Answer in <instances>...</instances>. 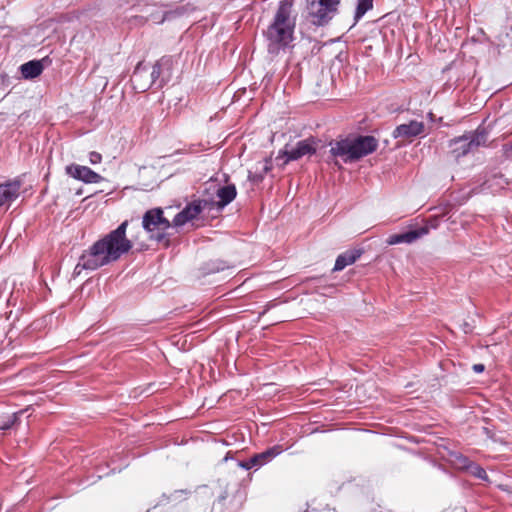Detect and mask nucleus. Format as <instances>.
Returning a JSON list of instances; mask_svg holds the SVG:
<instances>
[{
    "label": "nucleus",
    "instance_id": "nucleus-1",
    "mask_svg": "<svg viewBox=\"0 0 512 512\" xmlns=\"http://www.w3.org/2000/svg\"><path fill=\"white\" fill-rule=\"evenodd\" d=\"M128 220L123 221L116 229L96 241L88 250L84 251L75 267L85 270H97L110 263L116 262L122 255L128 253L133 243L126 236Z\"/></svg>",
    "mask_w": 512,
    "mask_h": 512
},
{
    "label": "nucleus",
    "instance_id": "nucleus-2",
    "mask_svg": "<svg viewBox=\"0 0 512 512\" xmlns=\"http://www.w3.org/2000/svg\"><path fill=\"white\" fill-rule=\"evenodd\" d=\"M292 7L290 0L280 1L272 22L263 31L267 50L271 55L285 51L294 39L295 18L291 16Z\"/></svg>",
    "mask_w": 512,
    "mask_h": 512
},
{
    "label": "nucleus",
    "instance_id": "nucleus-3",
    "mask_svg": "<svg viewBox=\"0 0 512 512\" xmlns=\"http://www.w3.org/2000/svg\"><path fill=\"white\" fill-rule=\"evenodd\" d=\"M377 147L378 140L371 135H359L354 138L332 141L329 150L332 159L329 162L341 168L337 160L338 157L345 163L354 162L373 153Z\"/></svg>",
    "mask_w": 512,
    "mask_h": 512
},
{
    "label": "nucleus",
    "instance_id": "nucleus-4",
    "mask_svg": "<svg viewBox=\"0 0 512 512\" xmlns=\"http://www.w3.org/2000/svg\"><path fill=\"white\" fill-rule=\"evenodd\" d=\"M173 65L174 59L172 56H163L152 66L149 79L142 82V76L147 75L148 67L143 62H139L131 77L134 88L141 92H145L152 86L162 88L172 77Z\"/></svg>",
    "mask_w": 512,
    "mask_h": 512
},
{
    "label": "nucleus",
    "instance_id": "nucleus-5",
    "mask_svg": "<svg viewBox=\"0 0 512 512\" xmlns=\"http://www.w3.org/2000/svg\"><path fill=\"white\" fill-rule=\"evenodd\" d=\"M487 138L488 134L485 129L478 128L473 132L451 139L449 141L450 152L458 160L479 146L485 145Z\"/></svg>",
    "mask_w": 512,
    "mask_h": 512
},
{
    "label": "nucleus",
    "instance_id": "nucleus-6",
    "mask_svg": "<svg viewBox=\"0 0 512 512\" xmlns=\"http://www.w3.org/2000/svg\"><path fill=\"white\" fill-rule=\"evenodd\" d=\"M171 222L164 217L161 208H153L143 215L142 226L149 234L150 239L158 243L166 239V231L171 227Z\"/></svg>",
    "mask_w": 512,
    "mask_h": 512
},
{
    "label": "nucleus",
    "instance_id": "nucleus-7",
    "mask_svg": "<svg viewBox=\"0 0 512 512\" xmlns=\"http://www.w3.org/2000/svg\"><path fill=\"white\" fill-rule=\"evenodd\" d=\"M340 0H307L308 19L313 25L327 24L337 11Z\"/></svg>",
    "mask_w": 512,
    "mask_h": 512
},
{
    "label": "nucleus",
    "instance_id": "nucleus-8",
    "mask_svg": "<svg viewBox=\"0 0 512 512\" xmlns=\"http://www.w3.org/2000/svg\"><path fill=\"white\" fill-rule=\"evenodd\" d=\"M316 143L313 138H307L298 141L295 145L286 144L279 151L276 160H283L282 165H286L291 161H297L304 156H311L316 153Z\"/></svg>",
    "mask_w": 512,
    "mask_h": 512
},
{
    "label": "nucleus",
    "instance_id": "nucleus-9",
    "mask_svg": "<svg viewBox=\"0 0 512 512\" xmlns=\"http://www.w3.org/2000/svg\"><path fill=\"white\" fill-rule=\"evenodd\" d=\"M282 452V448L280 445H275L271 448H268L267 450L257 453L253 455L250 459L246 461H239L238 465L245 469L250 470L252 468H259L268 462H270L272 459H274L276 456H278Z\"/></svg>",
    "mask_w": 512,
    "mask_h": 512
},
{
    "label": "nucleus",
    "instance_id": "nucleus-10",
    "mask_svg": "<svg viewBox=\"0 0 512 512\" xmlns=\"http://www.w3.org/2000/svg\"><path fill=\"white\" fill-rule=\"evenodd\" d=\"M66 174L86 184L99 183L104 178L87 166L70 164L65 168Z\"/></svg>",
    "mask_w": 512,
    "mask_h": 512
},
{
    "label": "nucleus",
    "instance_id": "nucleus-11",
    "mask_svg": "<svg viewBox=\"0 0 512 512\" xmlns=\"http://www.w3.org/2000/svg\"><path fill=\"white\" fill-rule=\"evenodd\" d=\"M203 203H206L205 201L198 200L193 201L192 203H189L185 206L183 210H181L179 213L176 214V216L173 219V225L175 227H180L186 224L187 222L197 218V216L202 212L203 210Z\"/></svg>",
    "mask_w": 512,
    "mask_h": 512
},
{
    "label": "nucleus",
    "instance_id": "nucleus-12",
    "mask_svg": "<svg viewBox=\"0 0 512 512\" xmlns=\"http://www.w3.org/2000/svg\"><path fill=\"white\" fill-rule=\"evenodd\" d=\"M428 232L429 228L427 226H421L416 229L390 235L387 239V243L389 245H396L400 243L411 244L428 234Z\"/></svg>",
    "mask_w": 512,
    "mask_h": 512
},
{
    "label": "nucleus",
    "instance_id": "nucleus-13",
    "mask_svg": "<svg viewBox=\"0 0 512 512\" xmlns=\"http://www.w3.org/2000/svg\"><path fill=\"white\" fill-rule=\"evenodd\" d=\"M425 126L423 122L412 120L409 123L398 125L392 132L395 139H412L424 132Z\"/></svg>",
    "mask_w": 512,
    "mask_h": 512
},
{
    "label": "nucleus",
    "instance_id": "nucleus-14",
    "mask_svg": "<svg viewBox=\"0 0 512 512\" xmlns=\"http://www.w3.org/2000/svg\"><path fill=\"white\" fill-rule=\"evenodd\" d=\"M22 183L18 179L0 184V207L10 205L20 194Z\"/></svg>",
    "mask_w": 512,
    "mask_h": 512
},
{
    "label": "nucleus",
    "instance_id": "nucleus-15",
    "mask_svg": "<svg viewBox=\"0 0 512 512\" xmlns=\"http://www.w3.org/2000/svg\"><path fill=\"white\" fill-rule=\"evenodd\" d=\"M361 254L362 250L360 249L348 250L340 254L335 261L333 271H341L346 266L355 263L360 258Z\"/></svg>",
    "mask_w": 512,
    "mask_h": 512
},
{
    "label": "nucleus",
    "instance_id": "nucleus-16",
    "mask_svg": "<svg viewBox=\"0 0 512 512\" xmlns=\"http://www.w3.org/2000/svg\"><path fill=\"white\" fill-rule=\"evenodd\" d=\"M219 201L217 203L219 208H224L230 204L237 195V190L234 184H228L220 187L216 192Z\"/></svg>",
    "mask_w": 512,
    "mask_h": 512
},
{
    "label": "nucleus",
    "instance_id": "nucleus-17",
    "mask_svg": "<svg viewBox=\"0 0 512 512\" xmlns=\"http://www.w3.org/2000/svg\"><path fill=\"white\" fill-rule=\"evenodd\" d=\"M44 67L41 60H31L20 66V71L24 79H33L38 77Z\"/></svg>",
    "mask_w": 512,
    "mask_h": 512
},
{
    "label": "nucleus",
    "instance_id": "nucleus-18",
    "mask_svg": "<svg viewBox=\"0 0 512 512\" xmlns=\"http://www.w3.org/2000/svg\"><path fill=\"white\" fill-rule=\"evenodd\" d=\"M227 268H229V266L226 264V262L215 259L204 263L201 267V272L203 275H209L224 271Z\"/></svg>",
    "mask_w": 512,
    "mask_h": 512
},
{
    "label": "nucleus",
    "instance_id": "nucleus-19",
    "mask_svg": "<svg viewBox=\"0 0 512 512\" xmlns=\"http://www.w3.org/2000/svg\"><path fill=\"white\" fill-rule=\"evenodd\" d=\"M28 410L29 408H26L24 410H20L18 412L0 418V430L11 429L19 421L20 416L23 415Z\"/></svg>",
    "mask_w": 512,
    "mask_h": 512
},
{
    "label": "nucleus",
    "instance_id": "nucleus-20",
    "mask_svg": "<svg viewBox=\"0 0 512 512\" xmlns=\"http://www.w3.org/2000/svg\"><path fill=\"white\" fill-rule=\"evenodd\" d=\"M373 8V0H357L356 10L354 14L355 24Z\"/></svg>",
    "mask_w": 512,
    "mask_h": 512
},
{
    "label": "nucleus",
    "instance_id": "nucleus-21",
    "mask_svg": "<svg viewBox=\"0 0 512 512\" xmlns=\"http://www.w3.org/2000/svg\"><path fill=\"white\" fill-rule=\"evenodd\" d=\"M451 456L453 457L455 465L460 469L468 470V466L472 464V462L461 453L455 452L452 453Z\"/></svg>",
    "mask_w": 512,
    "mask_h": 512
},
{
    "label": "nucleus",
    "instance_id": "nucleus-22",
    "mask_svg": "<svg viewBox=\"0 0 512 512\" xmlns=\"http://www.w3.org/2000/svg\"><path fill=\"white\" fill-rule=\"evenodd\" d=\"M468 471L478 479L488 480V475L485 469L476 463L472 462V464L468 466Z\"/></svg>",
    "mask_w": 512,
    "mask_h": 512
},
{
    "label": "nucleus",
    "instance_id": "nucleus-23",
    "mask_svg": "<svg viewBox=\"0 0 512 512\" xmlns=\"http://www.w3.org/2000/svg\"><path fill=\"white\" fill-rule=\"evenodd\" d=\"M89 161L91 164H98L102 161V155L96 151L89 153Z\"/></svg>",
    "mask_w": 512,
    "mask_h": 512
},
{
    "label": "nucleus",
    "instance_id": "nucleus-24",
    "mask_svg": "<svg viewBox=\"0 0 512 512\" xmlns=\"http://www.w3.org/2000/svg\"><path fill=\"white\" fill-rule=\"evenodd\" d=\"M248 178H249L250 181L260 182L263 179V174H256V173L252 174V173H250Z\"/></svg>",
    "mask_w": 512,
    "mask_h": 512
},
{
    "label": "nucleus",
    "instance_id": "nucleus-25",
    "mask_svg": "<svg viewBox=\"0 0 512 512\" xmlns=\"http://www.w3.org/2000/svg\"><path fill=\"white\" fill-rule=\"evenodd\" d=\"M472 369H473V371H474L475 373H481V372H483V371H484L485 366H484L483 364H481V363H478V364H474V365L472 366Z\"/></svg>",
    "mask_w": 512,
    "mask_h": 512
},
{
    "label": "nucleus",
    "instance_id": "nucleus-26",
    "mask_svg": "<svg viewBox=\"0 0 512 512\" xmlns=\"http://www.w3.org/2000/svg\"><path fill=\"white\" fill-rule=\"evenodd\" d=\"M271 168H272V166H271V161H270V160H268V159H266V160H265L264 167H263V173H264V174H265V173H267L268 171H270V170H271Z\"/></svg>",
    "mask_w": 512,
    "mask_h": 512
},
{
    "label": "nucleus",
    "instance_id": "nucleus-27",
    "mask_svg": "<svg viewBox=\"0 0 512 512\" xmlns=\"http://www.w3.org/2000/svg\"><path fill=\"white\" fill-rule=\"evenodd\" d=\"M274 306H275V304L273 302H268L263 313L267 312L270 308H272Z\"/></svg>",
    "mask_w": 512,
    "mask_h": 512
},
{
    "label": "nucleus",
    "instance_id": "nucleus-28",
    "mask_svg": "<svg viewBox=\"0 0 512 512\" xmlns=\"http://www.w3.org/2000/svg\"><path fill=\"white\" fill-rule=\"evenodd\" d=\"M149 74H150V72L148 71L146 76H142V82H145L146 80L149 79Z\"/></svg>",
    "mask_w": 512,
    "mask_h": 512
},
{
    "label": "nucleus",
    "instance_id": "nucleus-29",
    "mask_svg": "<svg viewBox=\"0 0 512 512\" xmlns=\"http://www.w3.org/2000/svg\"><path fill=\"white\" fill-rule=\"evenodd\" d=\"M182 493H184V491H183V490H176V491L174 492L173 496H175V497H176V495H177V494H182Z\"/></svg>",
    "mask_w": 512,
    "mask_h": 512
},
{
    "label": "nucleus",
    "instance_id": "nucleus-30",
    "mask_svg": "<svg viewBox=\"0 0 512 512\" xmlns=\"http://www.w3.org/2000/svg\"><path fill=\"white\" fill-rule=\"evenodd\" d=\"M484 185H487V188L490 189L492 185L490 184V180L486 181Z\"/></svg>",
    "mask_w": 512,
    "mask_h": 512
},
{
    "label": "nucleus",
    "instance_id": "nucleus-31",
    "mask_svg": "<svg viewBox=\"0 0 512 512\" xmlns=\"http://www.w3.org/2000/svg\"><path fill=\"white\" fill-rule=\"evenodd\" d=\"M139 19H140L141 23H144V22H145V20L143 19V17H140Z\"/></svg>",
    "mask_w": 512,
    "mask_h": 512
}]
</instances>
